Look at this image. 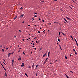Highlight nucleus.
<instances>
[{"mask_svg":"<svg viewBox=\"0 0 78 78\" xmlns=\"http://www.w3.org/2000/svg\"><path fill=\"white\" fill-rule=\"evenodd\" d=\"M5 73V76L6 77L7 76V75L6 74V73Z\"/></svg>","mask_w":78,"mask_h":78,"instance_id":"ddd939ff","label":"nucleus"},{"mask_svg":"<svg viewBox=\"0 0 78 78\" xmlns=\"http://www.w3.org/2000/svg\"><path fill=\"white\" fill-rule=\"evenodd\" d=\"M66 77H67V78H69V77H68V76H67V75H66Z\"/></svg>","mask_w":78,"mask_h":78,"instance_id":"393cba45","label":"nucleus"},{"mask_svg":"<svg viewBox=\"0 0 78 78\" xmlns=\"http://www.w3.org/2000/svg\"><path fill=\"white\" fill-rule=\"evenodd\" d=\"M32 47H34V46H33Z\"/></svg>","mask_w":78,"mask_h":78,"instance_id":"0e129e2a","label":"nucleus"},{"mask_svg":"<svg viewBox=\"0 0 78 78\" xmlns=\"http://www.w3.org/2000/svg\"><path fill=\"white\" fill-rule=\"evenodd\" d=\"M50 31V30H48V31Z\"/></svg>","mask_w":78,"mask_h":78,"instance_id":"bf43d9fd","label":"nucleus"},{"mask_svg":"<svg viewBox=\"0 0 78 78\" xmlns=\"http://www.w3.org/2000/svg\"><path fill=\"white\" fill-rule=\"evenodd\" d=\"M32 19L33 20H34V18H32Z\"/></svg>","mask_w":78,"mask_h":78,"instance_id":"3c124183","label":"nucleus"},{"mask_svg":"<svg viewBox=\"0 0 78 78\" xmlns=\"http://www.w3.org/2000/svg\"><path fill=\"white\" fill-rule=\"evenodd\" d=\"M34 49H35V50H36V48H34Z\"/></svg>","mask_w":78,"mask_h":78,"instance_id":"13d9d810","label":"nucleus"},{"mask_svg":"<svg viewBox=\"0 0 78 78\" xmlns=\"http://www.w3.org/2000/svg\"><path fill=\"white\" fill-rule=\"evenodd\" d=\"M59 46H60V49H61V50H62V49L61 48V45H59Z\"/></svg>","mask_w":78,"mask_h":78,"instance_id":"a211bd4d","label":"nucleus"},{"mask_svg":"<svg viewBox=\"0 0 78 78\" xmlns=\"http://www.w3.org/2000/svg\"><path fill=\"white\" fill-rule=\"evenodd\" d=\"M29 68H31V66H30L29 67Z\"/></svg>","mask_w":78,"mask_h":78,"instance_id":"ea45409f","label":"nucleus"},{"mask_svg":"<svg viewBox=\"0 0 78 78\" xmlns=\"http://www.w3.org/2000/svg\"><path fill=\"white\" fill-rule=\"evenodd\" d=\"M30 25H28V27H30Z\"/></svg>","mask_w":78,"mask_h":78,"instance_id":"a19ab883","label":"nucleus"},{"mask_svg":"<svg viewBox=\"0 0 78 78\" xmlns=\"http://www.w3.org/2000/svg\"><path fill=\"white\" fill-rule=\"evenodd\" d=\"M62 34H63V36H66V34H64V33H62Z\"/></svg>","mask_w":78,"mask_h":78,"instance_id":"aec40b11","label":"nucleus"},{"mask_svg":"<svg viewBox=\"0 0 78 78\" xmlns=\"http://www.w3.org/2000/svg\"><path fill=\"white\" fill-rule=\"evenodd\" d=\"M70 36L71 38H72V39H73V37H72V35H71Z\"/></svg>","mask_w":78,"mask_h":78,"instance_id":"4be33fe9","label":"nucleus"},{"mask_svg":"<svg viewBox=\"0 0 78 78\" xmlns=\"http://www.w3.org/2000/svg\"><path fill=\"white\" fill-rule=\"evenodd\" d=\"M45 63H46V61H45V60L44 63L43 64V65H44V64H45Z\"/></svg>","mask_w":78,"mask_h":78,"instance_id":"9d476101","label":"nucleus"},{"mask_svg":"<svg viewBox=\"0 0 78 78\" xmlns=\"http://www.w3.org/2000/svg\"><path fill=\"white\" fill-rule=\"evenodd\" d=\"M33 45H34V43H33Z\"/></svg>","mask_w":78,"mask_h":78,"instance_id":"338daca9","label":"nucleus"},{"mask_svg":"<svg viewBox=\"0 0 78 78\" xmlns=\"http://www.w3.org/2000/svg\"><path fill=\"white\" fill-rule=\"evenodd\" d=\"M2 51H3V52L5 51V50H4V49H2Z\"/></svg>","mask_w":78,"mask_h":78,"instance_id":"1a4fd4ad","label":"nucleus"},{"mask_svg":"<svg viewBox=\"0 0 78 78\" xmlns=\"http://www.w3.org/2000/svg\"><path fill=\"white\" fill-rule=\"evenodd\" d=\"M70 72H72L73 73V72H72V71H70Z\"/></svg>","mask_w":78,"mask_h":78,"instance_id":"4d7b16f0","label":"nucleus"},{"mask_svg":"<svg viewBox=\"0 0 78 78\" xmlns=\"http://www.w3.org/2000/svg\"><path fill=\"white\" fill-rule=\"evenodd\" d=\"M38 33H41V32L38 31Z\"/></svg>","mask_w":78,"mask_h":78,"instance_id":"f704fd0d","label":"nucleus"},{"mask_svg":"<svg viewBox=\"0 0 78 78\" xmlns=\"http://www.w3.org/2000/svg\"><path fill=\"white\" fill-rule=\"evenodd\" d=\"M36 43H37V44H38V42H37V41H36Z\"/></svg>","mask_w":78,"mask_h":78,"instance_id":"c9c22d12","label":"nucleus"},{"mask_svg":"<svg viewBox=\"0 0 78 78\" xmlns=\"http://www.w3.org/2000/svg\"><path fill=\"white\" fill-rule=\"evenodd\" d=\"M73 51H75V49H73Z\"/></svg>","mask_w":78,"mask_h":78,"instance_id":"c85d7f7f","label":"nucleus"},{"mask_svg":"<svg viewBox=\"0 0 78 78\" xmlns=\"http://www.w3.org/2000/svg\"><path fill=\"white\" fill-rule=\"evenodd\" d=\"M23 41H25V40H24V39H23Z\"/></svg>","mask_w":78,"mask_h":78,"instance_id":"c03bdc74","label":"nucleus"},{"mask_svg":"<svg viewBox=\"0 0 78 78\" xmlns=\"http://www.w3.org/2000/svg\"><path fill=\"white\" fill-rule=\"evenodd\" d=\"M39 20H41V18H39Z\"/></svg>","mask_w":78,"mask_h":78,"instance_id":"864d4df0","label":"nucleus"},{"mask_svg":"<svg viewBox=\"0 0 78 78\" xmlns=\"http://www.w3.org/2000/svg\"><path fill=\"white\" fill-rule=\"evenodd\" d=\"M66 19H67L68 20H70V18H68V17H66Z\"/></svg>","mask_w":78,"mask_h":78,"instance_id":"0eeeda50","label":"nucleus"},{"mask_svg":"<svg viewBox=\"0 0 78 78\" xmlns=\"http://www.w3.org/2000/svg\"><path fill=\"white\" fill-rule=\"evenodd\" d=\"M34 17H37V16L35 15V16H34Z\"/></svg>","mask_w":78,"mask_h":78,"instance_id":"72a5a7b5","label":"nucleus"},{"mask_svg":"<svg viewBox=\"0 0 78 78\" xmlns=\"http://www.w3.org/2000/svg\"><path fill=\"white\" fill-rule=\"evenodd\" d=\"M17 17V16H16V17L13 18L14 20H15V19H16Z\"/></svg>","mask_w":78,"mask_h":78,"instance_id":"7ed1b4c3","label":"nucleus"},{"mask_svg":"<svg viewBox=\"0 0 78 78\" xmlns=\"http://www.w3.org/2000/svg\"><path fill=\"white\" fill-rule=\"evenodd\" d=\"M23 16H24V15H22L20 17H23Z\"/></svg>","mask_w":78,"mask_h":78,"instance_id":"9b49d317","label":"nucleus"},{"mask_svg":"<svg viewBox=\"0 0 78 78\" xmlns=\"http://www.w3.org/2000/svg\"><path fill=\"white\" fill-rule=\"evenodd\" d=\"M1 64L2 67H3V65H2V63H1Z\"/></svg>","mask_w":78,"mask_h":78,"instance_id":"473e14b6","label":"nucleus"},{"mask_svg":"<svg viewBox=\"0 0 78 78\" xmlns=\"http://www.w3.org/2000/svg\"><path fill=\"white\" fill-rule=\"evenodd\" d=\"M4 62H6V61H5V59H4Z\"/></svg>","mask_w":78,"mask_h":78,"instance_id":"a18cd8bd","label":"nucleus"},{"mask_svg":"<svg viewBox=\"0 0 78 78\" xmlns=\"http://www.w3.org/2000/svg\"><path fill=\"white\" fill-rule=\"evenodd\" d=\"M36 25H34V27H36Z\"/></svg>","mask_w":78,"mask_h":78,"instance_id":"680f3d73","label":"nucleus"},{"mask_svg":"<svg viewBox=\"0 0 78 78\" xmlns=\"http://www.w3.org/2000/svg\"><path fill=\"white\" fill-rule=\"evenodd\" d=\"M50 52L49 51L48 52V56L49 57L50 56Z\"/></svg>","mask_w":78,"mask_h":78,"instance_id":"f03ea898","label":"nucleus"},{"mask_svg":"<svg viewBox=\"0 0 78 78\" xmlns=\"http://www.w3.org/2000/svg\"><path fill=\"white\" fill-rule=\"evenodd\" d=\"M34 64H33L32 66V67H34Z\"/></svg>","mask_w":78,"mask_h":78,"instance_id":"a878e982","label":"nucleus"},{"mask_svg":"<svg viewBox=\"0 0 78 78\" xmlns=\"http://www.w3.org/2000/svg\"><path fill=\"white\" fill-rule=\"evenodd\" d=\"M58 40L59 42H60V40L59 38H58Z\"/></svg>","mask_w":78,"mask_h":78,"instance_id":"dca6fc26","label":"nucleus"},{"mask_svg":"<svg viewBox=\"0 0 78 78\" xmlns=\"http://www.w3.org/2000/svg\"><path fill=\"white\" fill-rule=\"evenodd\" d=\"M64 20H65L66 21V22H67V23L68 22H67V20H66V19H65V18H64Z\"/></svg>","mask_w":78,"mask_h":78,"instance_id":"20e7f679","label":"nucleus"},{"mask_svg":"<svg viewBox=\"0 0 78 78\" xmlns=\"http://www.w3.org/2000/svg\"><path fill=\"white\" fill-rule=\"evenodd\" d=\"M59 36H60V32H59Z\"/></svg>","mask_w":78,"mask_h":78,"instance_id":"58836bf2","label":"nucleus"},{"mask_svg":"<svg viewBox=\"0 0 78 78\" xmlns=\"http://www.w3.org/2000/svg\"><path fill=\"white\" fill-rule=\"evenodd\" d=\"M3 63H4V64H5V65H6V64H5V62H4Z\"/></svg>","mask_w":78,"mask_h":78,"instance_id":"49530a36","label":"nucleus"},{"mask_svg":"<svg viewBox=\"0 0 78 78\" xmlns=\"http://www.w3.org/2000/svg\"><path fill=\"white\" fill-rule=\"evenodd\" d=\"M65 58L67 59V56H66V55L65 56Z\"/></svg>","mask_w":78,"mask_h":78,"instance_id":"f3484780","label":"nucleus"},{"mask_svg":"<svg viewBox=\"0 0 78 78\" xmlns=\"http://www.w3.org/2000/svg\"><path fill=\"white\" fill-rule=\"evenodd\" d=\"M64 23H66V22H64Z\"/></svg>","mask_w":78,"mask_h":78,"instance_id":"09e8293b","label":"nucleus"},{"mask_svg":"<svg viewBox=\"0 0 78 78\" xmlns=\"http://www.w3.org/2000/svg\"><path fill=\"white\" fill-rule=\"evenodd\" d=\"M4 70H6V69H5V68H4Z\"/></svg>","mask_w":78,"mask_h":78,"instance_id":"79ce46f5","label":"nucleus"},{"mask_svg":"<svg viewBox=\"0 0 78 78\" xmlns=\"http://www.w3.org/2000/svg\"><path fill=\"white\" fill-rule=\"evenodd\" d=\"M42 47H41L40 48V50H42Z\"/></svg>","mask_w":78,"mask_h":78,"instance_id":"2f4dec72","label":"nucleus"},{"mask_svg":"<svg viewBox=\"0 0 78 78\" xmlns=\"http://www.w3.org/2000/svg\"><path fill=\"white\" fill-rule=\"evenodd\" d=\"M20 32H21V30H19Z\"/></svg>","mask_w":78,"mask_h":78,"instance_id":"37998d69","label":"nucleus"},{"mask_svg":"<svg viewBox=\"0 0 78 78\" xmlns=\"http://www.w3.org/2000/svg\"><path fill=\"white\" fill-rule=\"evenodd\" d=\"M20 50L18 51V52H20Z\"/></svg>","mask_w":78,"mask_h":78,"instance_id":"5fc2aeb1","label":"nucleus"},{"mask_svg":"<svg viewBox=\"0 0 78 78\" xmlns=\"http://www.w3.org/2000/svg\"><path fill=\"white\" fill-rule=\"evenodd\" d=\"M47 59H48V58H47L46 59H45V61H47Z\"/></svg>","mask_w":78,"mask_h":78,"instance_id":"4468645a","label":"nucleus"},{"mask_svg":"<svg viewBox=\"0 0 78 78\" xmlns=\"http://www.w3.org/2000/svg\"><path fill=\"white\" fill-rule=\"evenodd\" d=\"M57 44H58V43H57Z\"/></svg>","mask_w":78,"mask_h":78,"instance_id":"774afa93","label":"nucleus"},{"mask_svg":"<svg viewBox=\"0 0 78 78\" xmlns=\"http://www.w3.org/2000/svg\"><path fill=\"white\" fill-rule=\"evenodd\" d=\"M14 62H12V64H13Z\"/></svg>","mask_w":78,"mask_h":78,"instance_id":"052dcab7","label":"nucleus"},{"mask_svg":"<svg viewBox=\"0 0 78 78\" xmlns=\"http://www.w3.org/2000/svg\"><path fill=\"white\" fill-rule=\"evenodd\" d=\"M42 21H43V22H45V21L43 20H42Z\"/></svg>","mask_w":78,"mask_h":78,"instance_id":"bb28decb","label":"nucleus"},{"mask_svg":"<svg viewBox=\"0 0 78 78\" xmlns=\"http://www.w3.org/2000/svg\"><path fill=\"white\" fill-rule=\"evenodd\" d=\"M24 52H25L24 51V52H23V54H24V55H25V53Z\"/></svg>","mask_w":78,"mask_h":78,"instance_id":"7c9ffc66","label":"nucleus"},{"mask_svg":"<svg viewBox=\"0 0 78 78\" xmlns=\"http://www.w3.org/2000/svg\"><path fill=\"white\" fill-rule=\"evenodd\" d=\"M37 14V13H34V14Z\"/></svg>","mask_w":78,"mask_h":78,"instance_id":"e2e57ef3","label":"nucleus"},{"mask_svg":"<svg viewBox=\"0 0 78 78\" xmlns=\"http://www.w3.org/2000/svg\"><path fill=\"white\" fill-rule=\"evenodd\" d=\"M46 55V53L45 54L43 55V57H44Z\"/></svg>","mask_w":78,"mask_h":78,"instance_id":"423d86ee","label":"nucleus"},{"mask_svg":"<svg viewBox=\"0 0 78 78\" xmlns=\"http://www.w3.org/2000/svg\"><path fill=\"white\" fill-rule=\"evenodd\" d=\"M22 23H25V21H23Z\"/></svg>","mask_w":78,"mask_h":78,"instance_id":"4c0bfd02","label":"nucleus"},{"mask_svg":"<svg viewBox=\"0 0 78 78\" xmlns=\"http://www.w3.org/2000/svg\"><path fill=\"white\" fill-rule=\"evenodd\" d=\"M21 59H22V57H21L20 58H19L18 60V61H19V60H21Z\"/></svg>","mask_w":78,"mask_h":78,"instance_id":"39448f33","label":"nucleus"},{"mask_svg":"<svg viewBox=\"0 0 78 78\" xmlns=\"http://www.w3.org/2000/svg\"><path fill=\"white\" fill-rule=\"evenodd\" d=\"M10 53H11V54H13V53H14V52H12Z\"/></svg>","mask_w":78,"mask_h":78,"instance_id":"c756f323","label":"nucleus"},{"mask_svg":"<svg viewBox=\"0 0 78 78\" xmlns=\"http://www.w3.org/2000/svg\"><path fill=\"white\" fill-rule=\"evenodd\" d=\"M38 66H39V65H37L36 66V69H37V67H38Z\"/></svg>","mask_w":78,"mask_h":78,"instance_id":"6e6552de","label":"nucleus"},{"mask_svg":"<svg viewBox=\"0 0 78 78\" xmlns=\"http://www.w3.org/2000/svg\"><path fill=\"white\" fill-rule=\"evenodd\" d=\"M56 23V22H54V23Z\"/></svg>","mask_w":78,"mask_h":78,"instance_id":"6e6d98bb","label":"nucleus"},{"mask_svg":"<svg viewBox=\"0 0 78 78\" xmlns=\"http://www.w3.org/2000/svg\"><path fill=\"white\" fill-rule=\"evenodd\" d=\"M14 36V37H15V38H16V36L15 35Z\"/></svg>","mask_w":78,"mask_h":78,"instance_id":"603ef678","label":"nucleus"},{"mask_svg":"<svg viewBox=\"0 0 78 78\" xmlns=\"http://www.w3.org/2000/svg\"><path fill=\"white\" fill-rule=\"evenodd\" d=\"M6 48V50H8V48Z\"/></svg>","mask_w":78,"mask_h":78,"instance_id":"8fccbe9b","label":"nucleus"},{"mask_svg":"<svg viewBox=\"0 0 78 78\" xmlns=\"http://www.w3.org/2000/svg\"><path fill=\"white\" fill-rule=\"evenodd\" d=\"M74 40L76 41V43L77 42V41H76V39H75V38H74Z\"/></svg>","mask_w":78,"mask_h":78,"instance_id":"412c9836","label":"nucleus"},{"mask_svg":"<svg viewBox=\"0 0 78 78\" xmlns=\"http://www.w3.org/2000/svg\"><path fill=\"white\" fill-rule=\"evenodd\" d=\"M21 67H24L25 65H24V63H22V65H21Z\"/></svg>","mask_w":78,"mask_h":78,"instance_id":"f257e3e1","label":"nucleus"},{"mask_svg":"<svg viewBox=\"0 0 78 78\" xmlns=\"http://www.w3.org/2000/svg\"><path fill=\"white\" fill-rule=\"evenodd\" d=\"M27 41H29V40H28V39H27Z\"/></svg>","mask_w":78,"mask_h":78,"instance_id":"de8ad7c7","label":"nucleus"},{"mask_svg":"<svg viewBox=\"0 0 78 78\" xmlns=\"http://www.w3.org/2000/svg\"><path fill=\"white\" fill-rule=\"evenodd\" d=\"M75 55H77V53L76 52V51L75 52Z\"/></svg>","mask_w":78,"mask_h":78,"instance_id":"5701e85b","label":"nucleus"},{"mask_svg":"<svg viewBox=\"0 0 78 78\" xmlns=\"http://www.w3.org/2000/svg\"><path fill=\"white\" fill-rule=\"evenodd\" d=\"M36 76H37V73H36Z\"/></svg>","mask_w":78,"mask_h":78,"instance_id":"e433bc0d","label":"nucleus"},{"mask_svg":"<svg viewBox=\"0 0 78 78\" xmlns=\"http://www.w3.org/2000/svg\"><path fill=\"white\" fill-rule=\"evenodd\" d=\"M22 9H23L22 8V7H21V8H20V9H21V10H22Z\"/></svg>","mask_w":78,"mask_h":78,"instance_id":"b1692460","label":"nucleus"},{"mask_svg":"<svg viewBox=\"0 0 78 78\" xmlns=\"http://www.w3.org/2000/svg\"><path fill=\"white\" fill-rule=\"evenodd\" d=\"M25 75L26 76H28V75H27V74L26 73H25Z\"/></svg>","mask_w":78,"mask_h":78,"instance_id":"f8f14e48","label":"nucleus"},{"mask_svg":"<svg viewBox=\"0 0 78 78\" xmlns=\"http://www.w3.org/2000/svg\"><path fill=\"white\" fill-rule=\"evenodd\" d=\"M14 59L12 60V62H14Z\"/></svg>","mask_w":78,"mask_h":78,"instance_id":"cd10ccee","label":"nucleus"},{"mask_svg":"<svg viewBox=\"0 0 78 78\" xmlns=\"http://www.w3.org/2000/svg\"><path fill=\"white\" fill-rule=\"evenodd\" d=\"M11 53H9L8 54V55L10 56V55H11Z\"/></svg>","mask_w":78,"mask_h":78,"instance_id":"2eb2a0df","label":"nucleus"},{"mask_svg":"<svg viewBox=\"0 0 78 78\" xmlns=\"http://www.w3.org/2000/svg\"><path fill=\"white\" fill-rule=\"evenodd\" d=\"M2 67H3V68L4 69V68H5V67H4V66H3Z\"/></svg>","mask_w":78,"mask_h":78,"instance_id":"69168bd1","label":"nucleus"},{"mask_svg":"<svg viewBox=\"0 0 78 78\" xmlns=\"http://www.w3.org/2000/svg\"><path fill=\"white\" fill-rule=\"evenodd\" d=\"M76 44L77 45V46H78V42H76Z\"/></svg>","mask_w":78,"mask_h":78,"instance_id":"6ab92c4d","label":"nucleus"}]
</instances>
